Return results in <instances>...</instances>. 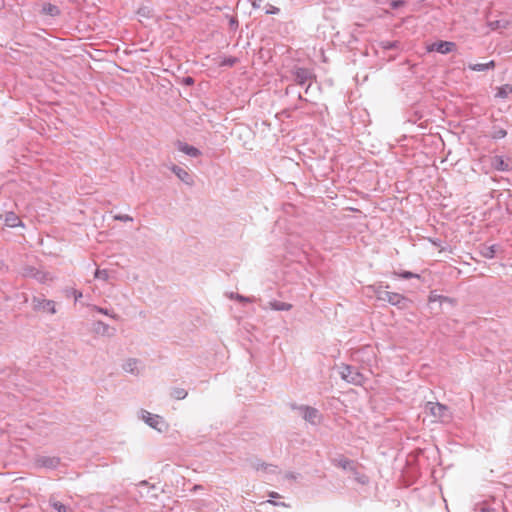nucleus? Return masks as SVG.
Returning <instances> with one entry per match:
<instances>
[{
  "label": "nucleus",
  "mask_w": 512,
  "mask_h": 512,
  "mask_svg": "<svg viewBox=\"0 0 512 512\" xmlns=\"http://www.w3.org/2000/svg\"><path fill=\"white\" fill-rule=\"evenodd\" d=\"M263 0H253L252 2V6L254 8H260L261 7V4H262Z\"/></svg>",
  "instance_id": "nucleus-36"
},
{
  "label": "nucleus",
  "mask_w": 512,
  "mask_h": 512,
  "mask_svg": "<svg viewBox=\"0 0 512 512\" xmlns=\"http://www.w3.org/2000/svg\"><path fill=\"white\" fill-rule=\"evenodd\" d=\"M3 266V264L0 262V268Z\"/></svg>",
  "instance_id": "nucleus-45"
},
{
  "label": "nucleus",
  "mask_w": 512,
  "mask_h": 512,
  "mask_svg": "<svg viewBox=\"0 0 512 512\" xmlns=\"http://www.w3.org/2000/svg\"><path fill=\"white\" fill-rule=\"evenodd\" d=\"M236 23H237V21H236V20H234V19H231V20H230V25H231V26H233V25H234V24H236Z\"/></svg>",
  "instance_id": "nucleus-41"
},
{
  "label": "nucleus",
  "mask_w": 512,
  "mask_h": 512,
  "mask_svg": "<svg viewBox=\"0 0 512 512\" xmlns=\"http://www.w3.org/2000/svg\"><path fill=\"white\" fill-rule=\"evenodd\" d=\"M200 488H201V486H199V485L194 486V490H199Z\"/></svg>",
  "instance_id": "nucleus-42"
},
{
  "label": "nucleus",
  "mask_w": 512,
  "mask_h": 512,
  "mask_svg": "<svg viewBox=\"0 0 512 512\" xmlns=\"http://www.w3.org/2000/svg\"><path fill=\"white\" fill-rule=\"evenodd\" d=\"M491 166L498 171H509L511 169L509 163L498 155L491 158Z\"/></svg>",
  "instance_id": "nucleus-16"
},
{
  "label": "nucleus",
  "mask_w": 512,
  "mask_h": 512,
  "mask_svg": "<svg viewBox=\"0 0 512 512\" xmlns=\"http://www.w3.org/2000/svg\"><path fill=\"white\" fill-rule=\"evenodd\" d=\"M49 504L53 507L57 512H74L73 509L55 498H50Z\"/></svg>",
  "instance_id": "nucleus-20"
},
{
  "label": "nucleus",
  "mask_w": 512,
  "mask_h": 512,
  "mask_svg": "<svg viewBox=\"0 0 512 512\" xmlns=\"http://www.w3.org/2000/svg\"><path fill=\"white\" fill-rule=\"evenodd\" d=\"M114 219L115 220H118V221H123V222H129V221H133V218L127 214H117L114 216Z\"/></svg>",
  "instance_id": "nucleus-31"
},
{
  "label": "nucleus",
  "mask_w": 512,
  "mask_h": 512,
  "mask_svg": "<svg viewBox=\"0 0 512 512\" xmlns=\"http://www.w3.org/2000/svg\"><path fill=\"white\" fill-rule=\"evenodd\" d=\"M95 278H97V279H102V280H104V281H107V280H108V278H109V273H108V271H107V270H105V269H104V270L97 269V270L95 271Z\"/></svg>",
  "instance_id": "nucleus-27"
},
{
  "label": "nucleus",
  "mask_w": 512,
  "mask_h": 512,
  "mask_svg": "<svg viewBox=\"0 0 512 512\" xmlns=\"http://www.w3.org/2000/svg\"><path fill=\"white\" fill-rule=\"evenodd\" d=\"M188 393L184 388L175 387L171 391V396L176 400H182L187 397Z\"/></svg>",
  "instance_id": "nucleus-23"
},
{
  "label": "nucleus",
  "mask_w": 512,
  "mask_h": 512,
  "mask_svg": "<svg viewBox=\"0 0 512 512\" xmlns=\"http://www.w3.org/2000/svg\"><path fill=\"white\" fill-rule=\"evenodd\" d=\"M231 297L235 298L236 300L241 301V302H250L251 301L250 298L242 296L240 294H236L235 296L232 294Z\"/></svg>",
  "instance_id": "nucleus-34"
},
{
  "label": "nucleus",
  "mask_w": 512,
  "mask_h": 512,
  "mask_svg": "<svg viewBox=\"0 0 512 512\" xmlns=\"http://www.w3.org/2000/svg\"><path fill=\"white\" fill-rule=\"evenodd\" d=\"M253 467L256 469V470H264L266 472H275L276 471V467L271 465V464H266V463H263V462H257L255 464H253Z\"/></svg>",
  "instance_id": "nucleus-25"
},
{
  "label": "nucleus",
  "mask_w": 512,
  "mask_h": 512,
  "mask_svg": "<svg viewBox=\"0 0 512 512\" xmlns=\"http://www.w3.org/2000/svg\"><path fill=\"white\" fill-rule=\"evenodd\" d=\"M42 12L46 15L55 17L60 14V9L58 6L51 4V3H45L42 7Z\"/></svg>",
  "instance_id": "nucleus-21"
},
{
  "label": "nucleus",
  "mask_w": 512,
  "mask_h": 512,
  "mask_svg": "<svg viewBox=\"0 0 512 512\" xmlns=\"http://www.w3.org/2000/svg\"><path fill=\"white\" fill-rule=\"evenodd\" d=\"M268 306L275 311H289L292 308L291 304L277 300L270 301Z\"/></svg>",
  "instance_id": "nucleus-18"
},
{
  "label": "nucleus",
  "mask_w": 512,
  "mask_h": 512,
  "mask_svg": "<svg viewBox=\"0 0 512 512\" xmlns=\"http://www.w3.org/2000/svg\"><path fill=\"white\" fill-rule=\"evenodd\" d=\"M280 12V9L278 7H275L273 5H269V8L266 10V14H278Z\"/></svg>",
  "instance_id": "nucleus-33"
},
{
  "label": "nucleus",
  "mask_w": 512,
  "mask_h": 512,
  "mask_svg": "<svg viewBox=\"0 0 512 512\" xmlns=\"http://www.w3.org/2000/svg\"><path fill=\"white\" fill-rule=\"evenodd\" d=\"M292 408L297 409L305 421L310 424L317 425L320 422V413L316 408L306 405H293Z\"/></svg>",
  "instance_id": "nucleus-7"
},
{
  "label": "nucleus",
  "mask_w": 512,
  "mask_h": 512,
  "mask_svg": "<svg viewBox=\"0 0 512 512\" xmlns=\"http://www.w3.org/2000/svg\"><path fill=\"white\" fill-rule=\"evenodd\" d=\"M332 463L335 466H337L343 470H347V471H351V472L355 471L356 466H355L354 461H352L346 457L341 456V457L335 458L332 460Z\"/></svg>",
  "instance_id": "nucleus-14"
},
{
  "label": "nucleus",
  "mask_w": 512,
  "mask_h": 512,
  "mask_svg": "<svg viewBox=\"0 0 512 512\" xmlns=\"http://www.w3.org/2000/svg\"><path fill=\"white\" fill-rule=\"evenodd\" d=\"M4 222H5L6 226L12 227V228L17 227L22 224L19 217L13 212H8L5 214Z\"/></svg>",
  "instance_id": "nucleus-17"
},
{
  "label": "nucleus",
  "mask_w": 512,
  "mask_h": 512,
  "mask_svg": "<svg viewBox=\"0 0 512 512\" xmlns=\"http://www.w3.org/2000/svg\"><path fill=\"white\" fill-rule=\"evenodd\" d=\"M185 82L187 84H192L193 83V79L191 77H188V78L185 79Z\"/></svg>",
  "instance_id": "nucleus-40"
},
{
  "label": "nucleus",
  "mask_w": 512,
  "mask_h": 512,
  "mask_svg": "<svg viewBox=\"0 0 512 512\" xmlns=\"http://www.w3.org/2000/svg\"><path fill=\"white\" fill-rule=\"evenodd\" d=\"M425 410L428 411L436 421L441 423H449L453 417L450 408L439 402H427Z\"/></svg>",
  "instance_id": "nucleus-2"
},
{
  "label": "nucleus",
  "mask_w": 512,
  "mask_h": 512,
  "mask_svg": "<svg viewBox=\"0 0 512 512\" xmlns=\"http://www.w3.org/2000/svg\"><path fill=\"white\" fill-rule=\"evenodd\" d=\"M171 171L186 185L192 186L194 184V180L187 170L177 165H172Z\"/></svg>",
  "instance_id": "nucleus-11"
},
{
  "label": "nucleus",
  "mask_w": 512,
  "mask_h": 512,
  "mask_svg": "<svg viewBox=\"0 0 512 512\" xmlns=\"http://www.w3.org/2000/svg\"><path fill=\"white\" fill-rule=\"evenodd\" d=\"M287 479H291V480H295L296 479V475L292 472H289L286 474L285 476Z\"/></svg>",
  "instance_id": "nucleus-37"
},
{
  "label": "nucleus",
  "mask_w": 512,
  "mask_h": 512,
  "mask_svg": "<svg viewBox=\"0 0 512 512\" xmlns=\"http://www.w3.org/2000/svg\"><path fill=\"white\" fill-rule=\"evenodd\" d=\"M435 301H450V299L448 297H445V296H442V295H437V294H434V293H431L429 295V302H435Z\"/></svg>",
  "instance_id": "nucleus-29"
},
{
  "label": "nucleus",
  "mask_w": 512,
  "mask_h": 512,
  "mask_svg": "<svg viewBox=\"0 0 512 512\" xmlns=\"http://www.w3.org/2000/svg\"><path fill=\"white\" fill-rule=\"evenodd\" d=\"M299 99H300V100H304V99H303V97H302L301 95H299Z\"/></svg>",
  "instance_id": "nucleus-44"
},
{
  "label": "nucleus",
  "mask_w": 512,
  "mask_h": 512,
  "mask_svg": "<svg viewBox=\"0 0 512 512\" xmlns=\"http://www.w3.org/2000/svg\"><path fill=\"white\" fill-rule=\"evenodd\" d=\"M60 463V459L55 456H39L36 459V464L40 467H45L49 469L56 468Z\"/></svg>",
  "instance_id": "nucleus-12"
},
{
  "label": "nucleus",
  "mask_w": 512,
  "mask_h": 512,
  "mask_svg": "<svg viewBox=\"0 0 512 512\" xmlns=\"http://www.w3.org/2000/svg\"><path fill=\"white\" fill-rule=\"evenodd\" d=\"M404 3H405V2H404V1H402V0H395V1H392V2H391L390 6H391V8H393V9H398L399 7L403 6V5H404Z\"/></svg>",
  "instance_id": "nucleus-35"
},
{
  "label": "nucleus",
  "mask_w": 512,
  "mask_h": 512,
  "mask_svg": "<svg viewBox=\"0 0 512 512\" xmlns=\"http://www.w3.org/2000/svg\"><path fill=\"white\" fill-rule=\"evenodd\" d=\"M92 330L94 333L102 336L111 337L115 334V328L110 327L108 324L103 321H96L93 323Z\"/></svg>",
  "instance_id": "nucleus-10"
},
{
  "label": "nucleus",
  "mask_w": 512,
  "mask_h": 512,
  "mask_svg": "<svg viewBox=\"0 0 512 512\" xmlns=\"http://www.w3.org/2000/svg\"><path fill=\"white\" fill-rule=\"evenodd\" d=\"M482 254L486 258H493L495 254V246L485 247L482 251Z\"/></svg>",
  "instance_id": "nucleus-28"
},
{
  "label": "nucleus",
  "mask_w": 512,
  "mask_h": 512,
  "mask_svg": "<svg viewBox=\"0 0 512 512\" xmlns=\"http://www.w3.org/2000/svg\"><path fill=\"white\" fill-rule=\"evenodd\" d=\"M340 375L343 380L354 385H360L364 380L363 375L355 367L350 365H341Z\"/></svg>",
  "instance_id": "nucleus-4"
},
{
  "label": "nucleus",
  "mask_w": 512,
  "mask_h": 512,
  "mask_svg": "<svg viewBox=\"0 0 512 512\" xmlns=\"http://www.w3.org/2000/svg\"><path fill=\"white\" fill-rule=\"evenodd\" d=\"M21 274L23 277L34 278L40 283H47L53 280V276L45 271H40L33 266H25L22 268Z\"/></svg>",
  "instance_id": "nucleus-5"
},
{
  "label": "nucleus",
  "mask_w": 512,
  "mask_h": 512,
  "mask_svg": "<svg viewBox=\"0 0 512 512\" xmlns=\"http://www.w3.org/2000/svg\"><path fill=\"white\" fill-rule=\"evenodd\" d=\"M175 146L177 147V149L179 151L183 152L184 154H186L190 157L196 158L201 155V151L198 148L191 146L185 142L177 141L175 143Z\"/></svg>",
  "instance_id": "nucleus-13"
},
{
  "label": "nucleus",
  "mask_w": 512,
  "mask_h": 512,
  "mask_svg": "<svg viewBox=\"0 0 512 512\" xmlns=\"http://www.w3.org/2000/svg\"><path fill=\"white\" fill-rule=\"evenodd\" d=\"M292 75H293V80L295 81V83L297 85L304 86L307 84V86L305 88V93L307 94L311 88L312 80L315 79L314 73L308 68L296 67L292 71Z\"/></svg>",
  "instance_id": "nucleus-3"
},
{
  "label": "nucleus",
  "mask_w": 512,
  "mask_h": 512,
  "mask_svg": "<svg viewBox=\"0 0 512 512\" xmlns=\"http://www.w3.org/2000/svg\"><path fill=\"white\" fill-rule=\"evenodd\" d=\"M456 48V44L454 42L449 41H439L433 43L430 47V51H437L441 54H448L452 51H454Z\"/></svg>",
  "instance_id": "nucleus-9"
},
{
  "label": "nucleus",
  "mask_w": 512,
  "mask_h": 512,
  "mask_svg": "<svg viewBox=\"0 0 512 512\" xmlns=\"http://www.w3.org/2000/svg\"><path fill=\"white\" fill-rule=\"evenodd\" d=\"M507 131L504 128L493 126L491 137L495 140L502 139L506 137Z\"/></svg>",
  "instance_id": "nucleus-24"
},
{
  "label": "nucleus",
  "mask_w": 512,
  "mask_h": 512,
  "mask_svg": "<svg viewBox=\"0 0 512 512\" xmlns=\"http://www.w3.org/2000/svg\"><path fill=\"white\" fill-rule=\"evenodd\" d=\"M73 293H74V296H75V300H78V299H80L82 297V293L77 291V290H75Z\"/></svg>",
  "instance_id": "nucleus-38"
},
{
  "label": "nucleus",
  "mask_w": 512,
  "mask_h": 512,
  "mask_svg": "<svg viewBox=\"0 0 512 512\" xmlns=\"http://www.w3.org/2000/svg\"><path fill=\"white\" fill-rule=\"evenodd\" d=\"M394 274L403 279H411V278L419 279L420 278L419 274H416V273H413L410 271H403V272H399V273L395 272Z\"/></svg>",
  "instance_id": "nucleus-26"
},
{
  "label": "nucleus",
  "mask_w": 512,
  "mask_h": 512,
  "mask_svg": "<svg viewBox=\"0 0 512 512\" xmlns=\"http://www.w3.org/2000/svg\"><path fill=\"white\" fill-rule=\"evenodd\" d=\"M33 309L36 311L44 310L49 312L50 314L56 313L55 302L52 300H47L39 297H33L32 299Z\"/></svg>",
  "instance_id": "nucleus-8"
},
{
  "label": "nucleus",
  "mask_w": 512,
  "mask_h": 512,
  "mask_svg": "<svg viewBox=\"0 0 512 512\" xmlns=\"http://www.w3.org/2000/svg\"><path fill=\"white\" fill-rule=\"evenodd\" d=\"M138 365L139 360L135 358H129L123 363L122 368L126 373L138 375L140 373Z\"/></svg>",
  "instance_id": "nucleus-15"
},
{
  "label": "nucleus",
  "mask_w": 512,
  "mask_h": 512,
  "mask_svg": "<svg viewBox=\"0 0 512 512\" xmlns=\"http://www.w3.org/2000/svg\"><path fill=\"white\" fill-rule=\"evenodd\" d=\"M512 93V86L505 84L497 89L496 97L507 98Z\"/></svg>",
  "instance_id": "nucleus-22"
},
{
  "label": "nucleus",
  "mask_w": 512,
  "mask_h": 512,
  "mask_svg": "<svg viewBox=\"0 0 512 512\" xmlns=\"http://www.w3.org/2000/svg\"><path fill=\"white\" fill-rule=\"evenodd\" d=\"M375 296L380 301H386L391 305L398 306L399 308H406L407 303L410 302L406 297L399 293L389 292L383 289L382 286L375 287Z\"/></svg>",
  "instance_id": "nucleus-1"
},
{
  "label": "nucleus",
  "mask_w": 512,
  "mask_h": 512,
  "mask_svg": "<svg viewBox=\"0 0 512 512\" xmlns=\"http://www.w3.org/2000/svg\"><path fill=\"white\" fill-rule=\"evenodd\" d=\"M269 496H270L271 498H278V497H280V495H279L277 492H270V493H269Z\"/></svg>",
  "instance_id": "nucleus-39"
},
{
  "label": "nucleus",
  "mask_w": 512,
  "mask_h": 512,
  "mask_svg": "<svg viewBox=\"0 0 512 512\" xmlns=\"http://www.w3.org/2000/svg\"><path fill=\"white\" fill-rule=\"evenodd\" d=\"M468 67L472 71H486L489 69H494L495 62L493 60H491L488 63L469 64Z\"/></svg>",
  "instance_id": "nucleus-19"
},
{
  "label": "nucleus",
  "mask_w": 512,
  "mask_h": 512,
  "mask_svg": "<svg viewBox=\"0 0 512 512\" xmlns=\"http://www.w3.org/2000/svg\"><path fill=\"white\" fill-rule=\"evenodd\" d=\"M142 419L147 425L159 432H163L167 429V424L164 419L157 414L142 410Z\"/></svg>",
  "instance_id": "nucleus-6"
},
{
  "label": "nucleus",
  "mask_w": 512,
  "mask_h": 512,
  "mask_svg": "<svg viewBox=\"0 0 512 512\" xmlns=\"http://www.w3.org/2000/svg\"><path fill=\"white\" fill-rule=\"evenodd\" d=\"M95 310H96L97 312H99V313H101V314H104V315H106V316H109V317H111V318H114V319H116V318H117V316H116L115 314H111V313H110L107 309H105V308L95 306Z\"/></svg>",
  "instance_id": "nucleus-32"
},
{
  "label": "nucleus",
  "mask_w": 512,
  "mask_h": 512,
  "mask_svg": "<svg viewBox=\"0 0 512 512\" xmlns=\"http://www.w3.org/2000/svg\"><path fill=\"white\" fill-rule=\"evenodd\" d=\"M269 503L271 504H274V505H278L276 502L272 501V500H268Z\"/></svg>",
  "instance_id": "nucleus-43"
},
{
  "label": "nucleus",
  "mask_w": 512,
  "mask_h": 512,
  "mask_svg": "<svg viewBox=\"0 0 512 512\" xmlns=\"http://www.w3.org/2000/svg\"><path fill=\"white\" fill-rule=\"evenodd\" d=\"M352 472L355 475V480L358 481L359 483L366 484L368 482V478L365 475L358 473L356 469L355 471Z\"/></svg>",
  "instance_id": "nucleus-30"
}]
</instances>
